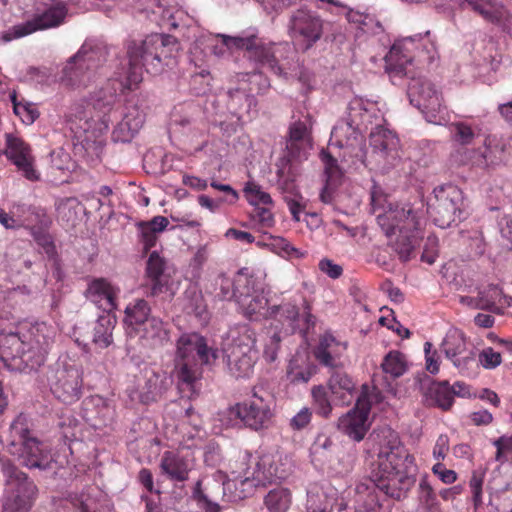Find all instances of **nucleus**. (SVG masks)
Returning a JSON list of instances; mask_svg holds the SVG:
<instances>
[{
	"label": "nucleus",
	"instance_id": "nucleus-28",
	"mask_svg": "<svg viewBox=\"0 0 512 512\" xmlns=\"http://www.w3.org/2000/svg\"><path fill=\"white\" fill-rule=\"evenodd\" d=\"M119 289L104 278H97L90 282L85 295L88 300L105 312H112L117 308L116 299Z\"/></svg>",
	"mask_w": 512,
	"mask_h": 512
},
{
	"label": "nucleus",
	"instance_id": "nucleus-6",
	"mask_svg": "<svg viewBox=\"0 0 512 512\" xmlns=\"http://www.w3.org/2000/svg\"><path fill=\"white\" fill-rule=\"evenodd\" d=\"M256 334L247 325L231 331L223 345L224 361L228 372L235 378H247L253 372L257 360Z\"/></svg>",
	"mask_w": 512,
	"mask_h": 512
},
{
	"label": "nucleus",
	"instance_id": "nucleus-40",
	"mask_svg": "<svg viewBox=\"0 0 512 512\" xmlns=\"http://www.w3.org/2000/svg\"><path fill=\"white\" fill-rule=\"evenodd\" d=\"M291 501V492L287 488L273 489L264 498V504L269 512H287Z\"/></svg>",
	"mask_w": 512,
	"mask_h": 512
},
{
	"label": "nucleus",
	"instance_id": "nucleus-13",
	"mask_svg": "<svg viewBox=\"0 0 512 512\" xmlns=\"http://www.w3.org/2000/svg\"><path fill=\"white\" fill-rule=\"evenodd\" d=\"M293 472L291 458L282 453L264 454L255 463L251 475L246 473L242 484L250 483L252 486H266L267 484L287 479Z\"/></svg>",
	"mask_w": 512,
	"mask_h": 512
},
{
	"label": "nucleus",
	"instance_id": "nucleus-53",
	"mask_svg": "<svg viewBox=\"0 0 512 512\" xmlns=\"http://www.w3.org/2000/svg\"><path fill=\"white\" fill-rule=\"evenodd\" d=\"M419 502L428 511H432L437 506L436 494L426 476L419 483Z\"/></svg>",
	"mask_w": 512,
	"mask_h": 512
},
{
	"label": "nucleus",
	"instance_id": "nucleus-36",
	"mask_svg": "<svg viewBox=\"0 0 512 512\" xmlns=\"http://www.w3.org/2000/svg\"><path fill=\"white\" fill-rule=\"evenodd\" d=\"M227 97L228 109L239 119L242 118L244 114H249L252 106L255 105L254 97L240 88L229 89L227 91Z\"/></svg>",
	"mask_w": 512,
	"mask_h": 512
},
{
	"label": "nucleus",
	"instance_id": "nucleus-7",
	"mask_svg": "<svg viewBox=\"0 0 512 512\" xmlns=\"http://www.w3.org/2000/svg\"><path fill=\"white\" fill-rule=\"evenodd\" d=\"M222 43L228 49L245 50L248 58L255 63L267 67L276 75H282L283 70L279 65L281 45L275 43L265 44L256 34L243 32L239 36L218 35Z\"/></svg>",
	"mask_w": 512,
	"mask_h": 512
},
{
	"label": "nucleus",
	"instance_id": "nucleus-59",
	"mask_svg": "<svg viewBox=\"0 0 512 512\" xmlns=\"http://www.w3.org/2000/svg\"><path fill=\"white\" fill-rule=\"evenodd\" d=\"M437 247L438 239L435 236L427 237L421 260L428 264H433L438 253Z\"/></svg>",
	"mask_w": 512,
	"mask_h": 512
},
{
	"label": "nucleus",
	"instance_id": "nucleus-22",
	"mask_svg": "<svg viewBox=\"0 0 512 512\" xmlns=\"http://www.w3.org/2000/svg\"><path fill=\"white\" fill-rule=\"evenodd\" d=\"M370 410L368 395L363 392L358 396L355 407L339 418L338 429L354 441L363 440L370 427Z\"/></svg>",
	"mask_w": 512,
	"mask_h": 512
},
{
	"label": "nucleus",
	"instance_id": "nucleus-24",
	"mask_svg": "<svg viewBox=\"0 0 512 512\" xmlns=\"http://www.w3.org/2000/svg\"><path fill=\"white\" fill-rule=\"evenodd\" d=\"M441 351L462 373L468 372L475 363V353L467 348L466 339L458 330L447 333L441 344Z\"/></svg>",
	"mask_w": 512,
	"mask_h": 512
},
{
	"label": "nucleus",
	"instance_id": "nucleus-16",
	"mask_svg": "<svg viewBox=\"0 0 512 512\" xmlns=\"http://www.w3.org/2000/svg\"><path fill=\"white\" fill-rule=\"evenodd\" d=\"M372 158L377 167L387 172L396 167L401 161L399 139L392 131L378 126L370 133Z\"/></svg>",
	"mask_w": 512,
	"mask_h": 512
},
{
	"label": "nucleus",
	"instance_id": "nucleus-63",
	"mask_svg": "<svg viewBox=\"0 0 512 512\" xmlns=\"http://www.w3.org/2000/svg\"><path fill=\"white\" fill-rule=\"evenodd\" d=\"M319 269L332 279H337L342 275L343 269L340 265L333 263L329 259H323L319 262Z\"/></svg>",
	"mask_w": 512,
	"mask_h": 512
},
{
	"label": "nucleus",
	"instance_id": "nucleus-44",
	"mask_svg": "<svg viewBox=\"0 0 512 512\" xmlns=\"http://www.w3.org/2000/svg\"><path fill=\"white\" fill-rule=\"evenodd\" d=\"M267 304V299L256 291L247 298H241V301L238 303L244 315L248 318H253V316L258 314L264 316L268 309Z\"/></svg>",
	"mask_w": 512,
	"mask_h": 512
},
{
	"label": "nucleus",
	"instance_id": "nucleus-29",
	"mask_svg": "<svg viewBox=\"0 0 512 512\" xmlns=\"http://www.w3.org/2000/svg\"><path fill=\"white\" fill-rule=\"evenodd\" d=\"M169 334V324L163 322L159 317L153 316L133 336H138L143 344L150 348H158L169 342Z\"/></svg>",
	"mask_w": 512,
	"mask_h": 512
},
{
	"label": "nucleus",
	"instance_id": "nucleus-20",
	"mask_svg": "<svg viewBox=\"0 0 512 512\" xmlns=\"http://www.w3.org/2000/svg\"><path fill=\"white\" fill-rule=\"evenodd\" d=\"M235 487V482L228 479L226 474L217 471L211 479H208L204 489H201V481L197 482L194 494L199 502L203 504L205 512H219L218 499L227 498L228 501L236 500V496L228 494L227 491Z\"/></svg>",
	"mask_w": 512,
	"mask_h": 512
},
{
	"label": "nucleus",
	"instance_id": "nucleus-1",
	"mask_svg": "<svg viewBox=\"0 0 512 512\" xmlns=\"http://www.w3.org/2000/svg\"><path fill=\"white\" fill-rule=\"evenodd\" d=\"M133 86L136 85L119 70L91 95L89 102L71 108L67 125L76 149L83 150L91 159L100 157L104 148L102 134L109 128V114L117 102L118 93L132 90Z\"/></svg>",
	"mask_w": 512,
	"mask_h": 512
},
{
	"label": "nucleus",
	"instance_id": "nucleus-27",
	"mask_svg": "<svg viewBox=\"0 0 512 512\" xmlns=\"http://www.w3.org/2000/svg\"><path fill=\"white\" fill-rule=\"evenodd\" d=\"M145 381L140 387L139 400L143 404L156 402L171 387L172 378L163 371L146 370Z\"/></svg>",
	"mask_w": 512,
	"mask_h": 512
},
{
	"label": "nucleus",
	"instance_id": "nucleus-19",
	"mask_svg": "<svg viewBox=\"0 0 512 512\" xmlns=\"http://www.w3.org/2000/svg\"><path fill=\"white\" fill-rule=\"evenodd\" d=\"M377 223L387 237L399 233L416 231L419 229L420 222L418 212L411 206L400 207L398 205H388L387 209L377 214Z\"/></svg>",
	"mask_w": 512,
	"mask_h": 512
},
{
	"label": "nucleus",
	"instance_id": "nucleus-58",
	"mask_svg": "<svg viewBox=\"0 0 512 512\" xmlns=\"http://www.w3.org/2000/svg\"><path fill=\"white\" fill-rule=\"evenodd\" d=\"M480 362L486 369H493L500 365L501 354L494 351L491 347L484 349L479 355Z\"/></svg>",
	"mask_w": 512,
	"mask_h": 512
},
{
	"label": "nucleus",
	"instance_id": "nucleus-45",
	"mask_svg": "<svg viewBox=\"0 0 512 512\" xmlns=\"http://www.w3.org/2000/svg\"><path fill=\"white\" fill-rule=\"evenodd\" d=\"M335 498L324 491L309 492L307 512H332Z\"/></svg>",
	"mask_w": 512,
	"mask_h": 512
},
{
	"label": "nucleus",
	"instance_id": "nucleus-51",
	"mask_svg": "<svg viewBox=\"0 0 512 512\" xmlns=\"http://www.w3.org/2000/svg\"><path fill=\"white\" fill-rule=\"evenodd\" d=\"M234 285V278L230 279L225 273H220L215 279V290H219L216 292V296L220 300H234Z\"/></svg>",
	"mask_w": 512,
	"mask_h": 512
},
{
	"label": "nucleus",
	"instance_id": "nucleus-25",
	"mask_svg": "<svg viewBox=\"0 0 512 512\" xmlns=\"http://www.w3.org/2000/svg\"><path fill=\"white\" fill-rule=\"evenodd\" d=\"M146 119V111L139 101L130 100L125 106L122 120L113 131V138L119 142H130L143 127Z\"/></svg>",
	"mask_w": 512,
	"mask_h": 512
},
{
	"label": "nucleus",
	"instance_id": "nucleus-26",
	"mask_svg": "<svg viewBox=\"0 0 512 512\" xmlns=\"http://www.w3.org/2000/svg\"><path fill=\"white\" fill-rule=\"evenodd\" d=\"M8 159L17 166L24 177L30 181L38 180L39 175L33 167L34 158L31 149L21 138L6 134V149L4 151Z\"/></svg>",
	"mask_w": 512,
	"mask_h": 512
},
{
	"label": "nucleus",
	"instance_id": "nucleus-49",
	"mask_svg": "<svg viewBox=\"0 0 512 512\" xmlns=\"http://www.w3.org/2000/svg\"><path fill=\"white\" fill-rule=\"evenodd\" d=\"M95 489L89 488L87 491L80 494H70V501L74 507L78 508L81 512H98L97 501L92 496Z\"/></svg>",
	"mask_w": 512,
	"mask_h": 512
},
{
	"label": "nucleus",
	"instance_id": "nucleus-50",
	"mask_svg": "<svg viewBox=\"0 0 512 512\" xmlns=\"http://www.w3.org/2000/svg\"><path fill=\"white\" fill-rule=\"evenodd\" d=\"M14 113L20 117L23 123L32 124L39 116L38 110L30 103L18 102L16 95L11 96Z\"/></svg>",
	"mask_w": 512,
	"mask_h": 512
},
{
	"label": "nucleus",
	"instance_id": "nucleus-33",
	"mask_svg": "<svg viewBox=\"0 0 512 512\" xmlns=\"http://www.w3.org/2000/svg\"><path fill=\"white\" fill-rule=\"evenodd\" d=\"M26 346L17 333L0 335V360L12 371V365L18 363Z\"/></svg>",
	"mask_w": 512,
	"mask_h": 512
},
{
	"label": "nucleus",
	"instance_id": "nucleus-8",
	"mask_svg": "<svg viewBox=\"0 0 512 512\" xmlns=\"http://www.w3.org/2000/svg\"><path fill=\"white\" fill-rule=\"evenodd\" d=\"M7 496L1 512H28L37 495V487L24 472L15 465L5 462L2 466Z\"/></svg>",
	"mask_w": 512,
	"mask_h": 512
},
{
	"label": "nucleus",
	"instance_id": "nucleus-52",
	"mask_svg": "<svg viewBox=\"0 0 512 512\" xmlns=\"http://www.w3.org/2000/svg\"><path fill=\"white\" fill-rule=\"evenodd\" d=\"M322 159L325 164V173L327 176L326 183L333 186L340 185L343 172L339 167L337 160L328 153L323 154Z\"/></svg>",
	"mask_w": 512,
	"mask_h": 512
},
{
	"label": "nucleus",
	"instance_id": "nucleus-54",
	"mask_svg": "<svg viewBox=\"0 0 512 512\" xmlns=\"http://www.w3.org/2000/svg\"><path fill=\"white\" fill-rule=\"evenodd\" d=\"M186 297L185 309L187 312L201 318L206 313V305L202 294L196 290H189L186 292Z\"/></svg>",
	"mask_w": 512,
	"mask_h": 512
},
{
	"label": "nucleus",
	"instance_id": "nucleus-15",
	"mask_svg": "<svg viewBox=\"0 0 512 512\" xmlns=\"http://www.w3.org/2000/svg\"><path fill=\"white\" fill-rule=\"evenodd\" d=\"M407 95L410 103L424 114L428 122H436L437 115L444 107L441 93L432 82L424 77L412 78Z\"/></svg>",
	"mask_w": 512,
	"mask_h": 512
},
{
	"label": "nucleus",
	"instance_id": "nucleus-62",
	"mask_svg": "<svg viewBox=\"0 0 512 512\" xmlns=\"http://www.w3.org/2000/svg\"><path fill=\"white\" fill-rule=\"evenodd\" d=\"M35 240L50 260L57 257L56 247L50 235L42 233L37 235Z\"/></svg>",
	"mask_w": 512,
	"mask_h": 512
},
{
	"label": "nucleus",
	"instance_id": "nucleus-4",
	"mask_svg": "<svg viewBox=\"0 0 512 512\" xmlns=\"http://www.w3.org/2000/svg\"><path fill=\"white\" fill-rule=\"evenodd\" d=\"M10 442L8 452L18 457L20 464L29 468L46 470L50 467L51 457L45 445L36 437L31 436L28 420L19 414L9 428Z\"/></svg>",
	"mask_w": 512,
	"mask_h": 512
},
{
	"label": "nucleus",
	"instance_id": "nucleus-60",
	"mask_svg": "<svg viewBox=\"0 0 512 512\" xmlns=\"http://www.w3.org/2000/svg\"><path fill=\"white\" fill-rule=\"evenodd\" d=\"M281 162L283 163V166L280 167L277 171L278 185L283 191L293 192L294 176L290 175L289 171L286 172L285 165L287 164V161L285 159H282Z\"/></svg>",
	"mask_w": 512,
	"mask_h": 512
},
{
	"label": "nucleus",
	"instance_id": "nucleus-42",
	"mask_svg": "<svg viewBox=\"0 0 512 512\" xmlns=\"http://www.w3.org/2000/svg\"><path fill=\"white\" fill-rule=\"evenodd\" d=\"M310 141V128L306 122L296 121L291 124L287 143L288 149H301L305 146H309Z\"/></svg>",
	"mask_w": 512,
	"mask_h": 512
},
{
	"label": "nucleus",
	"instance_id": "nucleus-17",
	"mask_svg": "<svg viewBox=\"0 0 512 512\" xmlns=\"http://www.w3.org/2000/svg\"><path fill=\"white\" fill-rule=\"evenodd\" d=\"M231 418L240 419L245 426L258 431L271 425L273 413L267 399L253 392V399L237 403L228 409Z\"/></svg>",
	"mask_w": 512,
	"mask_h": 512
},
{
	"label": "nucleus",
	"instance_id": "nucleus-18",
	"mask_svg": "<svg viewBox=\"0 0 512 512\" xmlns=\"http://www.w3.org/2000/svg\"><path fill=\"white\" fill-rule=\"evenodd\" d=\"M50 386L56 398L66 404L74 403L82 394V372L75 364L61 362L50 378Z\"/></svg>",
	"mask_w": 512,
	"mask_h": 512
},
{
	"label": "nucleus",
	"instance_id": "nucleus-3",
	"mask_svg": "<svg viewBox=\"0 0 512 512\" xmlns=\"http://www.w3.org/2000/svg\"><path fill=\"white\" fill-rule=\"evenodd\" d=\"M175 372L181 384L194 390L202 377V366L212 364L218 352L207 345L206 339L198 333H184L177 340Z\"/></svg>",
	"mask_w": 512,
	"mask_h": 512
},
{
	"label": "nucleus",
	"instance_id": "nucleus-12",
	"mask_svg": "<svg viewBox=\"0 0 512 512\" xmlns=\"http://www.w3.org/2000/svg\"><path fill=\"white\" fill-rule=\"evenodd\" d=\"M462 206L461 189L452 184H445L434 189V201L429 205V210L434 223L445 229L461 221Z\"/></svg>",
	"mask_w": 512,
	"mask_h": 512
},
{
	"label": "nucleus",
	"instance_id": "nucleus-37",
	"mask_svg": "<svg viewBox=\"0 0 512 512\" xmlns=\"http://www.w3.org/2000/svg\"><path fill=\"white\" fill-rule=\"evenodd\" d=\"M421 238L420 228L416 231L399 233L398 238L393 244V250L401 261L407 262L415 256L414 252Z\"/></svg>",
	"mask_w": 512,
	"mask_h": 512
},
{
	"label": "nucleus",
	"instance_id": "nucleus-57",
	"mask_svg": "<svg viewBox=\"0 0 512 512\" xmlns=\"http://www.w3.org/2000/svg\"><path fill=\"white\" fill-rule=\"evenodd\" d=\"M471 8L479 13L484 19L493 21L495 19L494 12L488 0H464Z\"/></svg>",
	"mask_w": 512,
	"mask_h": 512
},
{
	"label": "nucleus",
	"instance_id": "nucleus-2",
	"mask_svg": "<svg viewBox=\"0 0 512 512\" xmlns=\"http://www.w3.org/2000/svg\"><path fill=\"white\" fill-rule=\"evenodd\" d=\"M126 48L128 63L121 67V75L137 85L142 80L143 68L156 75L172 64L179 51V43L171 35L151 34L141 40H129Z\"/></svg>",
	"mask_w": 512,
	"mask_h": 512
},
{
	"label": "nucleus",
	"instance_id": "nucleus-38",
	"mask_svg": "<svg viewBox=\"0 0 512 512\" xmlns=\"http://www.w3.org/2000/svg\"><path fill=\"white\" fill-rule=\"evenodd\" d=\"M114 320L110 315H101L93 327L92 342L100 348H106L112 343Z\"/></svg>",
	"mask_w": 512,
	"mask_h": 512
},
{
	"label": "nucleus",
	"instance_id": "nucleus-34",
	"mask_svg": "<svg viewBox=\"0 0 512 512\" xmlns=\"http://www.w3.org/2000/svg\"><path fill=\"white\" fill-rule=\"evenodd\" d=\"M485 149H469L467 147H459L451 153V161L458 165H468L485 168L493 164V160L489 155V148L487 146V140L484 143Z\"/></svg>",
	"mask_w": 512,
	"mask_h": 512
},
{
	"label": "nucleus",
	"instance_id": "nucleus-32",
	"mask_svg": "<svg viewBox=\"0 0 512 512\" xmlns=\"http://www.w3.org/2000/svg\"><path fill=\"white\" fill-rule=\"evenodd\" d=\"M124 313L125 317L123 321L126 325L127 333L130 336H133V334L152 317L150 315L151 308L144 299H137L127 305Z\"/></svg>",
	"mask_w": 512,
	"mask_h": 512
},
{
	"label": "nucleus",
	"instance_id": "nucleus-35",
	"mask_svg": "<svg viewBox=\"0 0 512 512\" xmlns=\"http://www.w3.org/2000/svg\"><path fill=\"white\" fill-rule=\"evenodd\" d=\"M46 350L27 344L17 364L12 365V371L29 373L37 370L46 361Z\"/></svg>",
	"mask_w": 512,
	"mask_h": 512
},
{
	"label": "nucleus",
	"instance_id": "nucleus-21",
	"mask_svg": "<svg viewBox=\"0 0 512 512\" xmlns=\"http://www.w3.org/2000/svg\"><path fill=\"white\" fill-rule=\"evenodd\" d=\"M67 15V9L64 6H52L40 14H36L31 20L13 26L1 36L2 41L9 42L37 30L57 27L64 22Z\"/></svg>",
	"mask_w": 512,
	"mask_h": 512
},
{
	"label": "nucleus",
	"instance_id": "nucleus-30",
	"mask_svg": "<svg viewBox=\"0 0 512 512\" xmlns=\"http://www.w3.org/2000/svg\"><path fill=\"white\" fill-rule=\"evenodd\" d=\"M164 260L156 251L149 255L146 265V276L149 281L150 295L158 296L168 290V280L164 275Z\"/></svg>",
	"mask_w": 512,
	"mask_h": 512
},
{
	"label": "nucleus",
	"instance_id": "nucleus-11",
	"mask_svg": "<svg viewBox=\"0 0 512 512\" xmlns=\"http://www.w3.org/2000/svg\"><path fill=\"white\" fill-rule=\"evenodd\" d=\"M326 24L317 12L302 7L290 14L287 31L290 38L306 52L323 37Z\"/></svg>",
	"mask_w": 512,
	"mask_h": 512
},
{
	"label": "nucleus",
	"instance_id": "nucleus-48",
	"mask_svg": "<svg viewBox=\"0 0 512 512\" xmlns=\"http://www.w3.org/2000/svg\"><path fill=\"white\" fill-rule=\"evenodd\" d=\"M254 279L241 269L237 272L234 277V290L235 298L234 301L239 303L241 298H247L255 292L254 290Z\"/></svg>",
	"mask_w": 512,
	"mask_h": 512
},
{
	"label": "nucleus",
	"instance_id": "nucleus-43",
	"mask_svg": "<svg viewBox=\"0 0 512 512\" xmlns=\"http://www.w3.org/2000/svg\"><path fill=\"white\" fill-rule=\"evenodd\" d=\"M381 368L384 373L389 374L392 378H398L407 370L405 356L399 351H390L384 357Z\"/></svg>",
	"mask_w": 512,
	"mask_h": 512
},
{
	"label": "nucleus",
	"instance_id": "nucleus-14",
	"mask_svg": "<svg viewBox=\"0 0 512 512\" xmlns=\"http://www.w3.org/2000/svg\"><path fill=\"white\" fill-rule=\"evenodd\" d=\"M416 471L414 457L401 443L396 432L388 429L385 432L384 440L380 444L378 452L377 472L388 473V471Z\"/></svg>",
	"mask_w": 512,
	"mask_h": 512
},
{
	"label": "nucleus",
	"instance_id": "nucleus-41",
	"mask_svg": "<svg viewBox=\"0 0 512 512\" xmlns=\"http://www.w3.org/2000/svg\"><path fill=\"white\" fill-rule=\"evenodd\" d=\"M431 400L443 410L451 408L454 398L453 391L448 381L434 382L428 389Z\"/></svg>",
	"mask_w": 512,
	"mask_h": 512
},
{
	"label": "nucleus",
	"instance_id": "nucleus-46",
	"mask_svg": "<svg viewBox=\"0 0 512 512\" xmlns=\"http://www.w3.org/2000/svg\"><path fill=\"white\" fill-rule=\"evenodd\" d=\"M449 130L451 133L452 141L461 147H466L472 144L475 138L478 136L474 129L469 124L464 122L451 123Z\"/></svg>",
	"mask_w": 512,
	"mask_h": 512
},
{
	"label": "nucleus",
	"instance_id": "nucleus-23",
	"mask_svg": "<svg viewBox=\"0 0 512 512\" xmlns=\"http://www.w3.org/2000/svg\"><path fill=\"white\" fill-rule=\"evenodd\" d=\"M372 481L387 496L400 500L404 498L415 483L413 471H373Z\"/></svg>",
	"mask_w": 512,
	"mask_h": 512
},
{
	"label": "nucleus",
	"instance_id": "nucleus-10",
	"mask_svg": "<svg viewBox=\"0 0 512 512\" xmlns=\"http://www.w3.org/2000/svg\"><path fill=\"white\" fill-rule=\"evenodd\" d=\"M104 46L85 42L78 52L70 57L62 70V81L71 86H86L92 72L106 61Z\"/></svg>",
	"mask_w": 512,
	"mask_h": 512
},
{
	"label": "nucleus",
	"instance_id": "nucleus-47",
	"mask_svg": "<svg viewBox=\"0 0 512 512\" xmlns=\"http://www.w3.org/2000/svg\"><path fill=\"white\" fill-rule=\"evenodd\" d=\"M311 395L313 399L312 406L315 412L324 418H328L332 412V404L326 387L323 385L314 386L311 389Z\"/></svg>",
	"mask_w": 512,
	"mask_h": 512
},
{
	"label": "nucleus",
	"instance_id": "nucleus-55",
	"mask_svg": "<svg viewBox=\"0 0 512 512\" xmlns=\"http://www.w3.org/2000/svg\"><path fill=\"white\" fill-rule=\"evenodd\" d=\"M493 444L497 448L495 460L501 464L509 461L512 456V435L501 436Z\"/></svg>",
	"mask_w": 512,
	"mask_h": 512
},
{
	"label": "nucleus",
	"instance_id": "nucleus-39",
	"mask_svg": "<svg viewBox=\"0 0 512 512\" xmlns=\"http://www.w3.org/2000/svg\"><path fill=\"white\" fill-rule=\"evenodd\" d=\"M264 316L275 318L283 326H287V328L293 330L295 328L294 324L299 316V311L295 305L290 303H284L281 305L269 307L265 312Z\"/></svg>",
	"mask_w": 512,
	"mask_h": 512
},
{
	"label": "nucleus",
	"instance_id": "nucleus-5",
	"mask_svg": "<svg viewBox=\"0 0 512 512\" xmlns=\"http://www.w3.org/2000/svg\"><path fill=\"white\" fill-rule=\"evenodd\" d=\"M337 345L333 335L325 334L320 338L313 354L321 365L331 368L327 386L334 401L340 405H349L356 393V384L353 378L339 365L338 356L334 350Z\"/></svg>",
	"mask_w": 512,
	"mask_h": 512
},
{
	"label": "nucleus",
	"instance_id": "nucleus-9",
	"mask_svg": "<svg viewBox=\"0 0 512 512\" xmlns=\"http://www.w3.org/2000/svg\"><path fill=\"white\" fill-rule=\"evenodd\" d=\"M362 104L358 100L349 103L346 116L333 127L330 141L344 149V157H359L363 161L364 139L358 129V120L362 117Z\"/></svg>",
	"mask_w": 512,
	"mask_h": 512
},
{
	"label": "nucleus",
	"instance_id": "nucleus-56",
	"mask_svg": "<svg viewBox=\"0 0 512 512\" xmlns=\"http://www.w3.org/2000/svg\"><path fill=\"white\" fill-rule=\"evenodd\" d=\"M244 191L248 195V200L252 205H259L260 203L268 205L272 203L271 196L262 191L261 187L254 183H248Z\"/></svg>",
	"mask_w": 512,
	"mask_h": 512
},
{
	"label": "nucleus",
	"instance_id": "nucleus-64",
	"mask_svg": "<svg viewBox=\"0 0 512 512\" xmlns=\"http://www.w3.org/2000/svg\"><path fill=\"white\" fill-rule=\"evenodd\" d=\"M311 412L309 408H302L292 419L291 426L294 429L300 430L306 427L311 420Z\"/></svg>",
	"mask_w": 512,
	"mask_h": 512
},
{
	"label": "nucleus",
	"instance_id": "nucleus-31",
	"mask_svg": "<svg viewBox=\"0 0 512 512\" xmlns=\"http://www.w3.org/2000/svg\"><path fill=\"white\" fill-rule=\"evenodd\" d=\"M160 469L170 480L183 482L188 479L190 464L180 454L167 451L161 458Z\"/></svg>",
	"mask_w": 512,
	"mask_h": 512
},
{
	"label": "nucleus",
	"instance_id": "nucleus-61",
	"mask_svg": "<svg viewBox=\"0 0 512 512\" xmlns=\"http://www.w3.org/2000/svg\"><path fill=\"white\" fill-rule=\"evenodd\" d=\"M254 206L251 213L252 218L257 220L263 227H271L274 223L271 211L265 207H259V205Z\"/></svg>",
	"mask_w": 512,
	"mask_h": 512
}]
</instances>
